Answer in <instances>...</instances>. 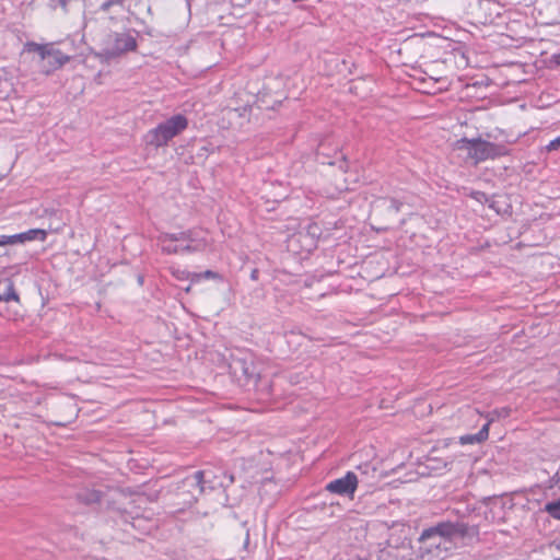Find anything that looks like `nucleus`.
I'll list each match as a JSON object with an SVG mask.
<instances>
[{"label": "nucleus", "instance_id": "nucleus-25", "mask_svg": "<svg viewBox=\"0 0 560 560\" xmlns=\"http://www.w3.org/2000/svg\"><path fill=\"white\" fill-rule=\"evenodd\" d=\"M490 209L495 211L498 214L501 212V208L499 206V201L494 199V196L490 198V201L487 203Z\"/></svg>", "mask_w": 560, "mask_h": 560}, {"label": "nucleus", "instance_id": "nucleus-13", "mask_svg": "<svg viewBox=\"0 0 560 560\" xmlns=\"http://www.w3.org/2000/svg\"><path fill=\"white\" fill-rule=\"evenodd\" d=\"M75 497L79 502L90 505L101 501L102 492L95 489L85 488L78 491Z\"/></svg>", "mask_w": 560, "mask_h": 560}, {"label": "nucleus", "instance_id": "nucleus-22", "mask_svg": "<svg viewBox=\"0 0 560 560\" xmlns=\"http://www.w3.org/2000/svg\"><path fill=\"white\" fill-rule=\"evenodd\" d=\"M470 197L482 205L488 203L491 198V196H488L486 192L479 190L471 191Z\"/></svg>", "mask_w": 560, "mask_h": 560}, {"label": "nucleus", "instance_id": "nucleus-1", "mask_svg": "<svg viewBox=\"0 0 560 560\" xmlns=\"http://www.w3.org/2000/svg\"><path fill=\"white\" fill-rule=\"evenodd\" d=\"M478 530L462 522H439L422 530L419 540L429 548H440L445 542H452L466 536L477 535Z\"/></svg>", "mask_w": 560, "mask_h": 560}, {"label": "nucleus", "instance_id": "nucleus-7", "mask_svg": "<svg viewBox=\"0 0 560 560\" xmlns=\"http://www.w3.org/2000/svg\"><path fill=\"white\" fill-rule=\"evenodd\" d=\"M401 206L402 202L395 198L383 197L375 200L373 205L374 214L384 223L382 226L377 228L378 231H387L390 229L392 223L396 221Z\"/></svg>", "mask_w": 560, "mask_h": 560}, {"label": "nucleus", "instance_id": "nucleus-2", "mask_svg": "<svg viewBox=\"0 0 560 560\" xmlns=\"http://www.w3.org/2000/svg\"><path fill=\"white\" fill-rule=\"evenodd\" d=\"M158 241L162 244V252L167 255L201 252L207 246L206 240L199 237L198 232L195 230L162 233L159 235Z\"/></svg>", "mask_w": 560, "mask_h": 560}, {"label": "nucleus", "instance_id": "nucleus-21", "mask_svg": "<svg viewBox=\"0 0 560 560\" xmlns=\"http://www.w3.org/2000/svg\"><path fill=\"white\" fill-rule=\"evenodd\" d=\"M219 278V275L212 270H206L203 272H192L191 273V281H199L201 279H217Z\"/></svg>", "mask_w": 560, "mask_h": 560}, {"label": "nucleus", "instance_id": "nucleus-29", "mask_svg": "<svg viewBox=\"0 0 560 560\" xmlns=\"http://www.w3.org/2000/svg\"><path fill=\"white\" fill-rule=\"evenodd\" d=\"M318 230V226L316 224H311L308 226V233L315 234V231Z\"/></svg>", "mask_w": 560, "mask_h": 560}, {"label": "nucleus", "instance_id": "nucleus-17", "mask_svg": "<svg viewBox=\"0 0 560 560\" xmlns=\"http://www.w3.org/2000/svg\"><path fill=\"white\" fill-rule=\"evenodd\" d=\"M10 301H15V302L20 301V296L16 293L13 282H11V281L8 284L5 291L2 294H0V302H10Z\"/></svg>", "mask_w": 560, "mask_h": 560}, {"label": "nucleus", "instance_id": "nucleus-18", "mask_svg": "<svg viewBox=\"0 0 560 560\" xmlns=\"http://www.w3.org/2000/svg\"><path fill=\"white\" fill-rule=\"evenodd\" d=\"M18 243H24L22 233L10 235V236L0 235V246L13 245V244H18Z\"/></svg>", "mask_w": 560, "mask_h": 560}, {"label": "nucleus", "instance_id": "nucleus-5", "mask_svg": "<svg viewBox=\"0 0 560 560\" xmlns=\"http://www.w3.org/2000/svg\"><path fill=\"white\" fill-rule=\"evenodd\" d=\"M233 376L244 385L256 386L259 380V371L250 354L232 355L229 364Z\"/></svg>", "mask_w": 560, "mask_h": 560}, {"label": "nucleus", "instance_id": "nucleus-26", "mask_svg": "<svg viewBox=\"0 0 560 560\" xmlns=\"http://www.w3.org/2000/svg\"><path fill=\"white\" fill-rule=\"evenodd\" d=\"M560 148V136L555 138L549 142V144L546 147L548 151L558 150Z\"/></svg>", "mask_w": 560, "mask_h": 560}, {"label": "nucleus", "instance_id": "nucleus-11", "mask_svg": "<svg viewBox=\"0 0 560 560\" xmlns=\"http://www.w3.org/2000/svg\"><path fill=\"white\" fill-rule=\"evenodd\" d=\"M25 47L27 51L36 52L43 61H45L47 57L52 55L61 57V51L59 49L54 48L51 45H42L32 42L27 43Z\"/></svg>", "mask_w": 560, "mask_h": 560}, {"label": "nucleus", "instance_id": "nucleus-23", "mask_svg": "<svg viewBox=\"0 0 560 560\" xmlns=\"http://www.w3.org/2000/svg\"><path fill=\"white\" fill-rule=\"evenodd\" d=\"M70 0H49L48 7L51 10H56L58 7H60L65 12H67V5Z\"/></svg>", "mask_w": 560, "mask_h": 560}, {"label": "nucleus", "instance_id": "nucleus-30", "mask_svg": "<svg viewBox=\"0 0 560 560\" xmlns=\"http://www.w3.org/2000/svg\"><path fill=\"white\" fill-rule=\"evenodd\" d=\"M112 2H118V0H112Z\"/></svg>", "mask_w": 560, "mask_h": 560}, {"label": "nucleus", "instance_id": "nucleus-10", "mask_svg": "<svg viewBox=\"0 0 560 560\" xmlns=\"http://www.w3.org/2000/svg\"><path fill=\"white\" fill-rule=\"evenodd\" d=\"M208 474V470H198L183 480V488H187L189 491L192 490L191 499L187 501L188 503L196 502L198 495L203 493L206 483L210 482V480H206Z\"/></svg>", "mask_w": 560, "mask_h": 560}, {"label": "nucleus", "instance_id": "nucleus-4", "mask_svg": "<svg viewBox=\"0 0 560 560\" xmlns=\"http://www.w3.org/2000/svg\"><path fill=\"white\" fill-rule=\"evenodd\" d=\"M137 38L131 31L112 32L103 42L102 55L107 59L117 58L126 52L137 49Z\"/></svg>", "mask_w": 560, "mask_h": 560}, {"label": "nucleus", "instance_id": "nucleus-9", "mask_svg": "<svg viewBox=\"0 0 560 560\" xmlns=\"http://www.w3.org/2000/svg\"><path fill=\"white\" fill-rule=\"evenodd\" d=\"M359 483V478L353 471H348L343 477L328 482L325 489L335 494L352 498Z\"/></svg>", "mask_w": 560, "mask_h": 560}, {"label": "nucleus", "instance_id": "nucleus-8", "mask_svg": "<svg viewBox=\"0 0 560 560\" xmlns=\"http://www.w3.org/2000/svg\"><path fill=\"white\" fill-rule=\"evenodd\" d=\"M316 161L323 165H337L341 172H347L349 167L347 156L338 151V147L330 149L327 141H323L318 144Z\"/></svg>", "mask_w": 560, "mask_h": 560}, {"label": "nucleus", "instance_id": "nucleus-27", "mask_svg": "<svg viewBox=\"0 0 560 560\" xmlns=\"http://www.w3.org/2000/svg\"><path fill=\"white\" fill-rule=\"evenodd\" d=\"M116 4H120L119 2H112V0H106L105 2H103L100 7V10L102 12H108L109 9L113 7V5H116Z\"/></svg>", "mask_w": 560, "mask_h": 560}, {"label": "nucleus", "instance_id": "nucleus-24", "mask_svg": "<svg viewBox=\"0 0 560 560\" xmlns=\"http://www.w3.org/2000/svg\"><path fill=\"white\" fill-rule=\"evenodd\" d=\"M173 276L178 280L188 279V278L191 279L190 272H187L184 270H178V269L173 271Z\"/></svg>", "mask_w": 560, "mask_h": 560}, {"label": "nucleus", "instance_id": "nucleus-6", "mask_svg": "<svg viewBox=\"0 0 560 560\" xmlns=\"http://www.w3.org/2000/svg\"><path fill=\"white\" fill-rule=\"evenodd\" d=\"M509 154L510 150L505 144L490 142L483 140L481 137L475 138L474 148L469 150V158L472 159L476 164Z\"/></svg>", "mask_w": 560, "mask_h": 560}, {"label": "nucleus", "instance_id": "nucleus-14", "mask_svg": "<svg viewBox=\"0 0 560 560\" xmlns=\"http://www.w3.org/2000/svg\"><path fill=\"white\" fill-rule=\"evenodd\" d=\"M22 234L24 243L34 240H39L44 242L47 237V232L46 230L43 229H31L28 231L22 232Z\"/></svg>", "mask_w": 560, "mask_h": 560}, {"label": "nucleus", "instance_id": "nucleus-19", "mask_svg": "<svg viewBox=\"0 0 560 560\" xmlns=\"http://www.w3.org/2000/svg\"><path fill=\"white\" fill-rule=\"evenodd\" d=\"M545 510L553 517L560 518V498L556 501L548 502Z\"/></svg>", "mask_w": 560, "mask_h": 560}, {"label": "nucleus", "instance_id": "nucleus-28", "mask_svg": "<svg viewBox=\"0 0 560 560\" xmlns=\"http://www.w3.org/2000/svg\"><path fill=\"white\" fill-rule=\"evenodd\" d=\"M259 278V270L257 268H254L250 272V279L253 281H257Z\"/></svg>", "mask_w": 560, "mask_h": 560}, {"label": "nucleus", "instance_id": "nucleus-20", "mask_svg": "<svg viewBox=\"0 0 560 560\" xmlns=\"http://www.w3.org/2000/svg\"><path fill=\"white\" fill-rule=\"evenodd\" d=\"M474 143H475V138H472V139L462 138L455 142V149L466 150L467 154L469 155V150H470V148H474Z\"/></svg>", "mask_w": 560, "mask_h": 560}, {"label": "nucleus", "instance_id": "nucleus-3", "mask_svg": "<svg viewBox=\"0 0 560 560\" xmlns=\"http://www.w3.org/2000/svg\"><path fill=\"white\" fill-rule=\"evenodd\" d=\"M187 127L188 119L183 114H176L149 130L144 136V141L148 145L158 149L166 145L170 140L180 135Z\"/></svg>", "mask_w": 560, "mask_h": 560}, {"label": "nucleus", "instance_id": "nucleus-15", "mask_svg": "<svg viewBox=\"0 0 560 560\" xmlns=\"http://www.w3.org/2000/svg\"><path fill=\"white\" fill-rule=\"evenodd\" d=\"M510 415H511V408H509V407H502V408L494 409L487 415L488 421L486 423H489V425H490L495 419L508 418Z\"/></svg>", "mask_w": 560, "mask_h": 560}, {"label": "nucleus", "instance_id": "nucleus-16", "mask_svg": "<svg viewBox=\"0 0 560 560\" xmlns=\"http://www.w3.org/2000/svg\"><path fill=\"white\" fill-rule=\"evenodd\" d=\"M61 57L62 58H60V56L52 55L47 57L45 61L48 62L51 70H56L70 60L69 56L65 55L63 52H61Z\"/></svg>", "mask_w": 560, "mask_h": 560}, {"label": "nucleus", "instance_id": "nucleus-12", "mask_svg": "<svg viewBox=\"0 0 560 560\" xmlns=\"http://www.w3.org/2000/svg\"><path fill=\"white\" fill-rule=\"evenodd\" d=\"M489 436V423H485L482 428L475 434H466L459 438V442L463 445L466 444H479L485 442Z\"/></svg>", "mask_w": 560, "mask_h": 560}]
</instances>
